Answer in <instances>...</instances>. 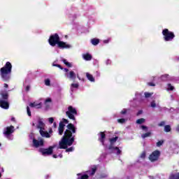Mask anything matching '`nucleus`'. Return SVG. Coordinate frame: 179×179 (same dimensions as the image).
I'll return each instance as SVG.
<instances>
[{"label": "nucleus", "mask_w": 179, "mask_h": 179, "mask_svg": "<svg viewBox=\"0 0 179 179\" xmlns=\"http://www.w3.org/2000/svg\"><path fill=\"white\" fill-rule=\"evenodd\" d=\"M67 129L64 132V136L59 143L58 149H66L68 146H71L75 141V138L72 137V133L76 132V128L72 123H70L67 125Z\"/></svg>", "instance_id": "f257e3e1"}, {"label": "nucleus", "mask_w": 179, "mask_h": 179, "mask_svg": "<svg viewBox=\"0 0 179 179\" xmlns=\"http://www.w3.org/2000/svg\"><path fill=\"white\" fill-rule=\"evenodd\" d=\"M32 127H36L38 129H40L39 132L43 138H51L50 133L45 131V124H44L43 118L36 117L32 123Z\"/></svg>", "instance_id": "f03ea898"}, {"label": "nucleus", "mask_w": 179, "mask_h": 179, "mask_svg": "<svg viewBox=\"0 0 179 179\" xmlns=\"http://www.w3.org/2000/svg\"><path fill=\"white\" fill-rule=\"evenodd\" d=\"M49 44H50L52 47H55V45L57 44L59 48H71V45H68L63 41H59V36H58V34L50 36Z\"/></svg>", "instance_id": "7ed1b4c3"}, {"label": "nucleus", "mask_w": 179, "mask_h": 179, "mask_svg": "<svg viewBox=\"0 0 179 179\" xmlns=\"http://www.w3.org/2000/svg\"><path fill=\"white\" fill-rule=\"evenodd\" d=\"M1 78L3 80H9L10 78V73L12 72V64L7 62L6 65L0 70Z\"/></svg>", "instance_id": "20e7f679"}, {"label": "nucleus", "mask_w": 179, "mask_h": 179, "mask_svg": "<svg viewBox=\"0 0 179 179\" xmlns=\"http://www.w3.org/2000/svg\"><path fill=\"white\" fill-rule=\"evenodd\" d=\"M66 115H67L70 120L76 121V119L75 118V115H78V111H76L75 108L70 106L68 107V110L66 112Z\"/></svg>", "instance_id": "39448f33"}, {"label": "nucleus", "mask_w": 179, "mask_h": 179, "mask_svg": "<svg viewBox=\"0 0 179 179\" xmlns=\"http://www.w3.org/2000/svg\"><path fill=\"white\" fill-rule=\"evenodd\" d=\"M162 34L165 41H171L175 37L174 33L169 31L167 29H165L162 31Z\"/></svg>", "instance_id": "423d86ee"}, {"label": "nucleus", "mask_w": 179, "mask_h": 179, "mask_svg": "<svg viewBox=\"0 0 179 179\" xmlns=\"http://www.w3.org/2000/svg\"><path fill=\"white\" fill-rule=\"evenodd\" d=\"M118 139V137H115L110 139V145L109 146L108 149L109 150H115V153H117V155H121V150L118 148L117 147H114L113 145L117 142Z\"/></svg>", "instance_id": "0eeeda50"}, {"label": "nucleus", "mask_w": 179, "mask_h": 179, "mask_svg": "<svg viewBox=\"0 0 179 179\" xmlns=\"http://www.w3.org/2000/svg\"><path fill=\"white\" fill-rule=\"evenodd\" d=\"M69 121L66 119H62L59 125V135H62L64 134V128H65V124H68Z\"/></svg>", "instance_id": "6e6552de"}, {"label": "nucleus", "mask_w": 179, "mask_h": 179, "mask_svg": "<svg viewBox=\"0 0 179 179\" xmlns=\"http://www.w3.org/2000/svg\"><path fill=\"white\" fill-rule=\"evenodd\" d=\"M15 131V127L13 126H10L8 127H6L3 131V134L6 135V138L10 137V134H13Z\"/></svg>", "instance_id": "1a4fd4ad"}, {"label": "nucleus", "mask_w": 179, "mask_h": 179, "mask_svg": "<svg viewBox=\"0 0 179 179\" xmlns=\"http://www.w3.org/2000/svg\"><path fill=\"white\" fill-rule=\"evenodd\" d=\"M44 145V140L43 138H40L38 140L34 138L33 139V145L34 148H40V146H43Z\"/></svg>", "instance_id": "9d476101"}, {"label": "nucleus", "mask_w": 179, "mask_h": 179, "mask_svg": "<svg viewBox=\"0 0 179 179\" xmlns=\"http://www.w3.org/2000/svg\"><path fill=\"white\" fill-rule=\"evenodd\" d=\"M159 156H160V152L159 151H154L149 157V159L151 162H156L157 159H159Z\"/></svg>", "instance_id": "9b49d317"}, {"label": "nucleus", "mask_w": 179, "mask_h": 179, "mask_svg": "<svg viewBox=\"0 0 179 179\" xmlns=\"http://www.w3.org/2000/svg\"><path fill=\"white\" fill-rule=\"evenodd\" d=\"M52 149H54V147H50L48 149L41 150V152L43 156H48L50 155H52Z\"/></svg>", "instance_id": "f8f14e48"}, {"label": "nucleus", "mask_w": 179, "mask_h": 179, "mask_svg": "<svg viewBox=\"0 0 179 179\" xmlns=\"http://www.w3.org/2000/svg\"><path fill=\"white\" fill-rule=\"evenodd\" d=\"M66 78L71 79V80H75L76 79V74L73 71H71L69 73H65Z\"/></svg>", "instance_id": "ddd939ff"}, {"label": "nucleus", "mask_w": 179, "mask_h": 179, "mask_svg": "<svg viewBox=\"0 0 179 179\" xmlns=\"http://www.w3.org/2000/svg\"><path fill=\"white\" fill-rule=\"evenodd\" d=\"M0 107H1V108H4L5 110H8V108H9V103L8 101L1 99L0 100Z\"/></svg>", "instance_id": "4468645a"}, {"label": "nucleus", "mask_w": 179, "mask_h": 179, "mask_svg": "<svg viewBox=\"0 0 179 179\" xmlns=\"http://www.w3.org/2000/svg\"><path fill=\"white\" fill-rule=\"evenodd\" d=\"M83 58L85 60V61H92V55L87 53V54H84L83 55Z\"/></svg>", "instance_id": "2eb2a0df"}, {"label": "nucleus", "mask_w": 179, "mask_h": 179, "mask_svg": "<svg viewBox=\"0 0 179 179\" xmlns=\"http://www.w3.org/2000/svg\"><path fill=\"white\" fill-rule=\"evenodd\" d=\"M29 107H32L35 108H41V103H37L36 102L31 103L29 104Z\"/></svg>", "instance_id": "dca6fc26"}, {"label": "nucleus", "mask_w": 179, "mask_h": 179, "mask_svg": "<svg viewBox=\"0 0 179 179\" xmlns=\"http://www.w3.org/2000/svg\"><path fill=\"white\" fill-rule=\"evenodd\" d=\"M169 179H179V173H171L169 176Z\"/></svg>", "instance_id": "f3484780"}, {"label": "nucleus", "mask_w": 179, "mask_h": 179, "mask_svg": "<svg viewBox=\"0 0 179 179\" xmlns=\"http://www.w3.org/2000/svg\"><path fill=\"white\" fill-rule=\"evenodd\" d=\"M86 76H87L88 80H90V82H94V78L93 77V76L92 74L87 73Z\"/></svg>", "instance_id": "a211bd4d"}, {"label": "nucleus", "mask_w": 179, "mask_h": 179, "mask_svg": "<svg viewBox=\"0 0 179 179\" xmlns=\"http://www.w3.org/2000/svg\"><path fill=\"white\" fill-rule=\"evenodd\" d=\"M101 138H99L100 142H101L102 145H104V139L106 138V134H104L103 132L100 133Z\"/></svg>", "instance_id": "6ab92c4d"}, {"label": "nucleus", "mask_w": 179, "mask_h": 179, "mask_svg": "<svg viewBox=\"0 0 179 179\" xmlns=\"http://www.w3.org/2000/svg\"><path fill=\"white\" fill-rule=\"evenodd\" d=\"M161 79H162V80H171L169 76L167 75V74H165V75H164V76H162Z\"/></svg>", "instance_id": "aec40b11"}, {"label": "nucleus", "mask_w": 179, "mask_h": 179, "mask_svg": "<svg viewBox=\"0 0 179 179\" xmlns=\"http://www.w3.org/2000/svg\"><path fill=\"white\" fill-rule=\"evenodd\" d=\"M99 42L100 41H99V39L93 38L92 40H91V43L93 45H97Z\"/></svg>", "instance_id": "412c9836"}, {"label": "nucleus", "mask_w": 179, "mask_h": 179, "mask_svg": "<svg viewBox=\"0 0 179 179\" xmlns=\"http://www.w3.org/2000/svg\"><path fill=\"white\" fill-rule=\"evenodd\" d=\"M150 135H152V133L148 132V133L142 134L141 138H143V139H145V138H149V136H150Z\"/></svg>", "instance_id": "4be33fe9"}, {"label": "nucleus", "mask_w": 179, "mask_h": 179, "mask_svg": "<svg viewBox=\"0 0 179 179\" xmlns=\"http://www.w3.org/2000/svg\"><path fill=\"white\" fill-rule=\"evenodd\" d=\"M62 61H63L64 64L66 65V66H69V68H72V64L71 63L68 62V61H66V59H63Z\"/></svg>", "instance_id": "5701e85b"}, {"label": "nucleus", "mask_w": 179, "mask_h": 179, "mask_svg": "<svg viewBox=\"0 0 179 179\" xmlns=\"http://www.w3.org/2000/svg\"><path fill=\"white\" fill-rule=\"evenodd\" d=\"M78 87H79V85L76 83V84H71V92H73V89H78Z\"/></svg>", "instance_id": "b1692460"}, {"label": "nucleus", "mask_w": 179, "mask_h": 179, "mask_svg": "<svg viewBox=\"0 0 179 179\" xmlns=\"http://www.w3.org/2000/svg\"><path fill=\"white\" fill-rule=\"evenodd\" d=\"M164 131L165 132H170V131H171V127H170V125H166L164 127Z\"/></svg>", "instance_id": "393cba45"}, {"label": "nucleus", "mask_w": 179, "mask_h": 179, "mask_svg": "<svg viewBox=\"0 0 179 179\" xmlns=\"http://www.w3.org/2000/svg\"><path fill=\"white\" fill-rule=\"evenodd\" d=\"M143 122H145V119L143 118H141L136 120V124H143Z\"/></svg>", "instance_id": "a878e982"}, {"label": "nucleus", "mask_w": 179, "mask_h": 179, "mask_svg": "<svg viewBox=\"0 0 179 179\" xmlns=\"http://www.w3.org/2000/svg\"><path fill=\"white\" fill-rule=\"evenodd\" d=\"M48 103H51V99L50 98H48L45 101V105L46 106V107H48V106H49Z\"/></svg>", "instance_id": "bb28decb"}, {"label": "nucleus", "mask_w": 179, "mask_h": 179, "mask_svg": "<svg viewBox=\"0 0 179 179\" xmlns=\"http://www.w3.org/2000/svg\"><path fill=\"white\" fill-rule=\"evenodd\" d=\"M153 93H149V92H145V97H146V99L150 97V96H152Z\"/></svg>", "instance_id": "cd10ccee"}, {"label": "nucleus", "mask_w": 179, "mask_h": 179, "mask_svg": "<svg viewBox=\"0 0 179 179\" xmlns=\"http://www.w3.org/2000/svg\"><path fill=\"white\" fill-rule=\"evenodd\" d=\"M96 170H97V169L96 167L92 168V172L91 173H90V176H94L95 173H96Z\"/></svg>", "instance_id": "c85d7f7f"}, {"label": "nucleus", "mask_w": 179, "mask_h": 179, "mask_svg": "<svg viewBox=\"0 0 179 179\" xmlns=\"http://www.w3.org/2000/svg\"><path fill=\"white\" fill-rule=\"evenodd\" d=\"M50 79H45V85H46V86H50Z\"/></svg>", "instance_id": "c756f323"}, {"label": "nucleus", "mask_w": 179, "mask_h": 179, "mask_svg": "<svg viewBox=\"0 0 179 179\" xmlns=\"http://www.w3.org/2000/svg\"><path fill=\"white\" fill-rule=\"evenodd\" d=\"M27 114H28L29 117H31V112L30 111V108H29V106L27 107Z\"/></svg>", "instance_id": "7c9ffc66"}, {"label": "nucleus", "mask_w": 179, "mask_h": 179, "mask_svg": "<svg viewBox=\"0 0 179 179\" xmlns=\"http://www.w3.org/2000/svg\"><path fill=\"white\" fill-rule=\"evenodd\" d=\"M168 90H174V87L171 84H168Z\"/></svg>", "instance_id": "2f4dec72"}, {"label": "nucleus", "mask_w": 179, "mask_h": 179, "mask_svg": "<svg viewBox=\"0 0 179 179\" xmlns=\"http://www.w3.org/2000/svg\"><path fill=\"white\" fill-rule=\"evenodd\" d=\"M164 141H159L157 143V146L159 147V146H162V145H163Z\"/></svg>", "instance_id": "473e14b6"}, {"label": "nucleus", "mask_w": 179, "mask_h": 179, "mask_svg": "<svg viewBox=\"0 0 179 179\" xmlns=\"http://www.w3.org/2000/svg\"><path fill=\"white\" fill-rule=\"evenodd\" d=\"M117 122H120V124H124V122H125V119H119L117 120Z\"/></svg>", "instance_id": "72a5a7b5"}, {"label": "nucleus", "mask_w": 179, "mask_h": 179, "mask_svg": "<svg viewBox=\"0 0 179 179\" xmlns=\"http://www.w3.org/2000/svg\"><path fill=\"white\" fill-rule=\"evenodd\" d=\"M2 97L4 100L8 99V94H3Z\"/></svg>", "instance_id": "f704fd0d"}, {"label": "nucleus", "mask_w": 179, "mask_h": 179, "mask_svg": "<svg viewBox=\"0 0 179 179\" xmlns=\"http://www.w3.org/2000/svg\"><path fill=\"white\" fill-rule=\"evenodd\" d=\"M145 157H146V153L145 152H142L141 155V159H145Z\"/></svg>", "instance_id": "c9c22d12"}, {"label": "nucleus", "mask_w": 179, "mask_h": 179, "mask_svg": "<svg viewBox=\"0 0 179 179\" xmlns=\"http://www.w3.org/2000/svg\"><path fill=\"white\" fill-rule=\"evenodd\" d=\"M151 107H152V108H155V107H156V102H155V101L151 102Z\"/></svg>", "instance_id": "e433bc0d"}, {"label": "nucleus", "mask_w": 179, "mask_h": 179, "mask_svg": "<svg viewBox=\"0 0 179 179\" xmlns=\"http://www.w3.org/2000/svg\"><path fill=\"white\" fill-rule=\"evenodd\" d=\"M48 122H50V124H52L54 122V118L53 117H50L48 119Z\"/></svg>", "instance_id": "4c0bfd02"}, {"label": "nucleus", "mask_w": 179, "mask_h": 179, "mask_svg": "<svg viewBox=\"0 0 179 179\" xmlns=\"http://www.w3.org/2000/svg\"><path fill=\"white\" fill-rule=\"evenodd\" d=\"M141 128L143 131H148V127H146V126H141Z\"/></svg>", "instance_id": "58836bf2"}, {"label": "nucleus", "mask_w": 179, "mask_h": 179, "mask_svg": "<svg viewBox=\"0 0 179 179\" xmlns=\"http://www.w3.org/2000/svg\"><path fill=\"white\" fill-rule=\"evenodd\" d=\"M73 147L69 148L66 150V152H73Z\"/></svg>", "instance_id": "ea45409f"}, {"label": "nucleus", "mask_w": 179, "mask_h": 179, "mask_svg": "<svg viewBox=\"0 0 179 179\" xmlns=\"http://www.w3.org/2000/svg\"><path fill=\"white\" fill-rule=\"evenodd\" d=\"M166 122H161L159 124V127H164V125H165Z\"/></svg>", "instance_id": "a19ab883"}, {"label": "nucleus", "mask_w": 179, "mask_h": 179, "mask_svg": "<svg viewBox=\"0 0 179 179\" xmlns=\"http://www.w3.org/2000/svg\"><path fill=\"white\" fill-rule=\"evenodd\" d=\"M53 66H57V68H60V69H64L59 64H53Z\"/></svg>", "instance_id": "79ce46f5"}, {"label": "nucleus", "mask_w": 179, "mask_h": 179, "mask_svg": "<svg viewBox=\"0 0 179 179\" xmlns=\"http://www.w3.org/2000/svg\"><path fill=\"white\" fill-rule=\"evenodd\" d=\"M64 72H66V73H69V69H64Z\"/></svg>", "instance_id": "37998d69"}, {"label": "nucleus", "mask_w": 179, "mask_h": 179, "mask_svg": "<svg viewBox=\"0 0 179 179\" xmlns=\"http://www.w3.org/2000/svg\"><path fill=\"white\" fill-rule=\"evenodd\" d=\"M122 114H126L127 113V109H124L123 110H122Z\"/></svg>", "instance_id": "c03bdc74"}, {"label": "nucleus", "mask_w": 179, "mask_h": 179, "mask_svg": "<svg viewBox=\"0 0 179 179\" xmlns=\"http://www.w3.org/2000/svg\"><path fill=\"white\" fill-rule=\"evenodd\" d=\"M108 64H111V61L110 59L106 61V65H108Z\"/></svg>", "instance_id": "a18cd8bd"}, {"label": "nucleus", "mask_w": 179, "mask_h": 179, "mask_svg": "<svg viewBox=\"0 0 179 179\" xmlns=\"http://www.w3.org/2000/svg\"><path fill=\"white\" fill-rule=\"evenodd\" d=\"M26 90L27 92H29V90H30V86L27 85L26 87Z\"/></svg>", "instance_id": "49530a36"}, {"label": "nucleus", "mask_w": 179, "mask_h": 179, "mask_svg": "<svg viewBox=\"0 0 179 179\" xmlns=\"http://www.w3.org/2000/svg\"><path fill=\"white\" fill-rule=\"evenodd\" d=\"M148 85H149V86H155V85H153V83H149Z\"/></svg>", "instance_id": "de8ad7c7"}, {"label": "nucleus", "mask_w": 179, "mask_h": 179, "mask_svg": "<svg viewBox=\"0 0 179 179\" xmlns=\"http://www.w3.org/2000/svg\"><path fill=\"white\" fill-rule=\"evenodd\" d=\"M176 131H177V132H179V125L177 126Z\"/></svg>", "instance_id": "09e8293b"}, {"label": "nucleus", "mask_w": 179, "mask_h": 179, "mask_svg": "<svg viewBox=\"0 0 179 179\" xmlns=\"http://www.w3.org/2000/svg\"><path fill=\"white\" fill-rule=\"evenodd\" d=\"M53 157H54L55 159H57V157H58V155H53Z\"/></svg>", "instance_id": "8fccbe9b"}, {"label": "nucleus", "mask_w": 179, "mask_h": 179, "mask_svg": "<svg viewBox=\"0 0 179 179\" xmlns=\"http://www.w3.org/2000/svg\"><path fill=\"white\" fill-rule=\"evenodd\" d=\"M103 43H105L106 44H107V43H108V40H105V41H103Z\"/></svg>", "instance_id": "3c124183"}, {"label": "nucleus", "mask_w": 179, "mask_h": 179, "mask_svg": "<svg viewBox=\"0 0 179 179\" xmlns=\"http://www.w3.org/2000/svg\"><path fill=\"white\" fill-rule=\"evenodd\" d=\"M53 125H54L55 128H57V123L54 122Z\"/></svg>", "instance_id": "603ef678"}, {"label": "nucleus", "mask_w": 179, "mask_h": 179, "mask_svg": "<svg viewBox=\"0 0 179 179\" xmlns=\"http://www.w3.org/2000/svg\"><path fill=\"white\" fill-rule=\"evenodd\" d=\"M49 134H52V129H50V130L49 131Z\"/></svg>", "instance_id": "864d4df0"}, {"label": "nucleus", "mask_w": 179, "mask_h": 179, "mask_svg": "<svg viewBox=\"0 0 179 179\" xmlns=\"http://www.w3.org/2000/svg\"><path fill=\"white\" fill-rule=\"evenodd\" d=\"M4 87H8V84H4Z\"/></svg>", "instance_id": "5fc2aeb1"}, {"label": "nucleus", "mask_w": 179, "mask_h": 179, "mask_svg": "<svg viewBox=\"0 0 179 179\" xmlns=\"http://www.w3.org/2000/svg\"><path fill=\"white\" fill-rule=\"evenodd\" d=\"M59 157H62V155H61V154L59 155Z\"/></svg>", "instance_id": "6e6d98bb"}, {"label": "nucleus", "mask_w": 179, "mask_h": 179, "mask_svg": "<svg viewBox=\"0 0 179 179\" xmlns=\"http://www.w3.org/2000/svg\"><path fill=\"white\" fill-rule=\"evenodd\" d=\"M1 177H2V174L0 173V178H1Z\"/></svg>", "instance_id": "4d7b16f0"}, {"label": "nucleus", "mask_w": 179, "mask_h": 179, "mask_svg": "<svg viewBox=\"0 0 179 179\" xmlns=\"http://www.w3.org/2000/svg\"><path fill=\"white\" fill-rule=\"evenodd\" d=\"M77 78H78V79H79V76H77Z\"/></svg>", "instance_id": "13d9d810"}, {"label": "nucleus", "mask_w": 179, "mask_h": 179, "mask_svg": "<svg viewBox=\"0 0 179 179\" xmlns=\"http://www.w3.org/2000/svg\"><path fill=\"white\" fill-rule=\"evenodd\" d=\"M14 120H15L14 118L12 119L13 121Z\"/></svg>", "instance_id": "bf43d9fd"}, {"label": "nucleus", "mask_w": 179, "mask_h": 179, "mask_svg": "<svg viewBox=\"0 0 179 179\" xmlns=\"http://www.w3.org/2000/svg\"><path fill=\"white\" fill-rule=\"evenodd\" d=\"M0 146H1V143H0Z\"/></svg>", "instance_id": "052dcab7"}]
</instances>
